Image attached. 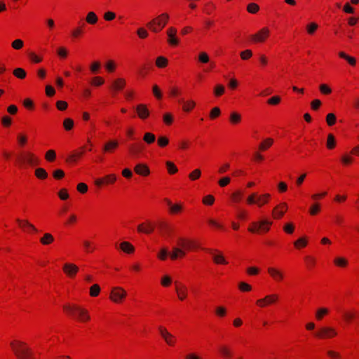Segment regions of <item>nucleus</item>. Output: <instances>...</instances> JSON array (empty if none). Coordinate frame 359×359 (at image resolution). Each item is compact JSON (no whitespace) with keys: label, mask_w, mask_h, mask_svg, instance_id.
I'll use <instances>...</instances> for the list:
<instances>
[{"label":"nucleus","mask_w":359,"mask_h":359,"mask_svg":"<svg viewBox=\"0 0 359 359\" xmlns=\"http://www.w3.org/2000/svg\"><path fill=\"white\" fill-rule=\"evenodd\" d=\"M63 309L70 316L78 321L86 322L90 320L88 311L77 305H65Z\"/></svg>","instance_id":"f257e3e1"},{"label":"nucleus","mask_w":359,"mask_h":359,"mask_svg":"<svg viewBox=\"0 0 359 359\" xmlns=\"http://www.w3.org/2000/svg\"><path fill=\"white\" fill-rule=\"evenodd\" d=\"M170 16L167 13H161L147 22V27L154 33L160 32L167 25Z\"/></svg>","instance_id":"f03ea898"},{"label":"nucleus","mask_w":359,"mask_h":359,"mask_svg":"<svg viewBox=\"0 0 359 359\" xmlns=\"http://www.w3.org/2000/svg\"><path fill=\"white\" fill-rule=\"evenodd\" d=\"M11 346L18 359H34L32 351L25 343L15 341L11 342Z\"/></svg>","instance_id":"7ed1b4c3"},{"label":"nucleus","mask_w":359,"mask_h":359,"mask_svg":"<svg viewBox=\"0 0 359 359\" xmlns=\"http://www.w3.org/2000/svg\"><path fill=\"white\" fill-rule=\"evenodd\" d=\"M21 165H24L25 163L29 164L30 165H35L39 163V159L34 156V154L25 151L22 152L18 158Z\"/></svg>","instance_id":"20e7f679"},{"label":"nucleus","mask_w":359,"mask_h":359,"mask_svg":"<svg viewBox=\"0 0 359 359\" xmlns=\"http://www.w3.org/2000/svg\"><path fill=\"white\" fill-rule=\"evenodd\" d=\"M337 334L335 329L331 327H322L315 332V336L320 339L332 338Z\"/></svg>","instance_id":"39448f33"},{"label":"nucleus","mask_w":359,"mask_h":359,"mask_svg":"<svg viewBox=\"0 0 359 359\" xmlns=\"http://www.w3.org/2000/svg\"><path fill=\"white\" fill-rule=\"evenodd\" d=\"M270 34V29L268 27H264L252 36V39L255 42L262 43L268 39Z\"/></svg>","instance_id":"423d86ee"},{"label":"nucleus","mask_w":359,"mask_h":359,"mask_svg":"<svg viewBox=\"0 0 359 359\" xmlns=\"http://www.w3.org/2000/svg\"><path fill=\"white\" fill-rule=\"evenodd\" d=\"M278 296L276 294H268L262 299L256 301V304L260 308H264L270 304H273L278 301Z\"/></svg>","instance_id":"0eeeda50"},{"label":"nucleus","mask_w":359,"mask_h":359,"mask_svg":"<svg viewBox=\"0 0 359 359\" xmlns=\"http://www.w3.org/2000/svg\"><path fill=\"white\" fill-rule=\"evenodd\" d=\"M126 292L123 288L116 287L111 290L110 299L115 303H119L126 297Z\"/></svg>","instance_id":"6e6552de"},{"label":"nucleus","mask_w":359,"mask_h":359,"mask_svg":"<svg viewBox=\"0 0 359 359\" xmlns=\"http://www.w3.org/2000/svg\"><path fill=\"white\" fill-rule=\"evenodd\" d=\"M271 222L267 220H263L259 222H253L252 226L248 229L250 232L255 233L259 231H268Z\"/></svg>","instance_id":"1a4fd4ad"},{"label":"nucleus","mask_w":359,"mask_h":359,"mask_svg":"<svg viewBox=\"0 0 359 359\" xmlns=\"http://www.w3.org/2000/svg\"><path fill=\"white\" fill-rule=\"evenodd\" d=\"M177 29L173 27H170L166 30L168 36V43L171 46H177L179 44V39L177 37Z\"/></svg>","instance_id":"9d476101"},{"label":"nucleus","mask_w":359,"mask_h":359,"mask_svg":"<svg viewBox=\"0 0 359 359\" xmlns=\"http://www.w3.org/2000/svg\"><path fill=\"white\" fill-rule=\"evenodd\" d=\"M159 332L162 338L165 340V343L169 346H173L175 343V337L173 334L170 333L165 327H159Z\"/></svg>","instance_id":"9b49d317"},{"label":"nucleus","mask_w":359,"mask_h":359,"mask_svg":"<svg viewBox=\"0 0 359 359\" xmlns=\"http://www.w3.org/2000/svg\"><path fill=\"white\" fill-rule=\"evenodd\" d=\"M267 271L275 281L280 282L284 278L283 272L276 268L269 267Z\"/></svg>","instance_id":"f8f14e48"},{"label":"nucleus","mask_w":359,"mask_h":359,"mask_svg":"<svg viewBox=\"0 0 359 359\" xmlns=\"http://www.w3.org/2000/svg\"><path fill=\"white\" fill-rule=\"evenodd\" d=\"M137 116L141 119H145L149 116V111L147 107L144 104H140L136 107Z\"/></svg>","instance_id":"ddd939ff"},{"label":"nucleus","mask_w":359,"mask_h":359,"mask_svg":"<svg viewBox=\"0 0 359 359\" xmlns=\"http://www.w3.org/2000/svg\"><path fill=\"white\" fill-rule=\"evenodd\" d=\"M134 170L135 173L142 176H147L150 173L149 167L143 163L137 164L134 168Z\"/></svg>","instance_id":"4468645a"},{"label":"nucleus","mask_w":359,"mask_h":359,"mask_svg":"<svg viewBox=\"0 0 359 359\" xmlns=\"http://www.w3.org/2000/svg\"><path fill=\"white\" fill-rule=\"evenodd\" d=\"M175 290L180 300L182 301L186 299L187 296V289L185 285L176 283Z\"/></svg>","instance_id":"2eb2a0df"},{"label":"nucleus","mask_w":359,"mask_h":359,"mask_svg":"<svg viewBox=\"0 0 359 359\" xmlns=\"http://www.w3.org/2000/svg\"><path fill=\"white\" fill-rule=\"evenodd\" d=\"M63 270L67 275L72 277L78 272L79 268L74 264H65L63 266Z\"/></svg>","instance_id":"dca6fc26"},{"label":"nucleus","mask_w":359,"mask_h":359,"mask_svg":"<svg viewBox=\"0 0 359 359\" xmlns=\"http://www.w3.org/2000/svg\"><path fill=\"white\" fill-rule=\"evenodd\" d=\"M29 60L32 64H39L43 61V56L42 54H38L34 51H29L27 53Z\"/></svg>","instance_id":"f3484780"},{"label":"nucleus","mask_w":359,"mask_h":359,"mask_svg":"<svg viewBox=\"0 0 359 359\" xmlns=\"http://www.w3.org/2000/svg\"><path fill=\"white\" fill-rule=\"evenodd\" d=\"M154 226L151 222H148L147 223H143L137 226V231L140 233H144L147 234H149L154 231Z\"/></svg>","instance_id":"a211bd4d"},{"label":"nucleus","mask_w":359,"mask_h":359,"mask_svg":"<svg viewBox=\"0 0 359 359\" xmlns=\"http://www.w3.org/2000/svg\"><path fill=\"white\" fill-rule=\"evenodd\" d=\"M287 205L284 203L276 206L273 211V217L276 219L281 217L287 210Z\"/></svg>","instance_id":"6ab92c4d"},{"label":"nucleus","mask_w":359,"mask_h":359,"mask_svg":"<svg viewBox=\"0 0 359 359\" xmlns=\"http://www.w3.org/2000/svg\"><path fill=\"white\" fill-rule=\"evenodd\" d=\"M98 16L94 11H89L86 16V23L91 25H96L98 22Z\"/></svg>","instance_id":"aec40b11"},{"label":"nucleus","mask_w":359,"mask_h":359,"mask_svg":"<svg viewBox=\"0 0 359 359\" xmlns=\"http://www.w3.org/2000/svg\"><path fill=\"white\" fill-rule=\"evenodd\" d=\"M178 245L182 247L185 250H189L194 247V243L192 241L183 238H180L178 239Z\"/></svg>","instance_id":"412c9836"},{"label":"nucleus","mask_w":359,"mask_h":359,"mask_svg":"<svg viewBox=\"0 0 359 359\" xmlns=\"http://www.w3.org/2000/svg\"><path fill=\"white\" fill-rule=\"evenodd\" d=\"M118 146V142L117 140H112L108 141L103 147V150L105 152H110L113 149H115Z\"/></svg>","instance_id":"4be33fe9"},{"label":"nucleus","mask_w":359,"mask_h":359,"mask_svg":"<svg viewBox=\"0 0 359 359\" xmlns=\"http://www.w3.org/2000/svg\"><path fill=\"white\" fill-rule=\"evenodd\" d=\"M165 201L169 206L171 213H178L182 210V206L180 204H172L168 199H165Z\"/></svg>","instance_id":"5701e85b"},{"label":"nucleus","mask_w":359,"mask_h":359,"mask_svg":"<svg viewBox=\"0 0 359 359\" xmlns=\"http://www.w3.org/2000/svg\"><path fill=\"white\" fill-rule=\"evenodd\" d=\"M17 222L22 228H27L28 229L32 230L34 232L37 231L36 228L27 220H21L18 219Z\"/></svg>","instance_id":"b1692460"},{"label":"nucleus","mask_w":359,"mask_h":359,"mask_svg":"<svg viewBox=\"0 0 359 359\" xmlns=\"http://www.w3.org/2000/svg\"><path fill=\"white\" fill-rule=\"evenodd\" d=\"M208 252H211L212 254V258L216 264H226L227 262L225 260L224 256L222 254H215L212 253V250H207Z\"/></svg>","instance_id":"393cba45"},{"label":"nucleus","mask_w":359,"mask_h":359,"mask_svg":"<svg viewBox=\"0 0 359 359\" xmlns=\"http://www.w3.org/2000/svg\"><path fill=\"white\" fill-rule=\"evenodd\" d=\"M121 249L126 253H132L134 252V247L128 242L124 241L120 244Z\"/></svg>","instance_id":"a878e982"},{"label":"nucleus","mask_w":359,"mask_h":359,"mask_svg":"<svg viewBox=\"0 0 359 359\" xmlns=\"http://www.w3.org/2000/svg\"><path fill=\"white\" fill-rule=\"evenodd\" d=\"M179 102L183 104V110L187 112L190 111L196 104L193 100L184 102L182 100H179Z\"/></svg>","instance_id":"bb28decb"},{"label":"nucleus","mask_w":359,"mask_h":359,"mask_svg":"<svg viewBox=\"0 0 359 359\" xmlns=\"http://www.w3.org/2000/svg\"><path fill=\"white\" fill-rule=\"evenodd\" d=\"M270 198L269 194H265L261 196H257V205L262 206L268 202V199Z\"/></svg>","instance_id":"cd10ccee"},{"label":"nucleus","mask_w":359,"mask_h":359,"mask_svg":"<svg viewBox=\"0 0 359 359\" xmlns=\"http://www.w3.org/2000/svg\"><path fill=\"white\" fill-rule=\"evenodd\" d=\"M53 241V236L49 233H44L43 236L40 239V241L43 245H49Z\"/></svg>","instance_id":"c85d7f7f"},{"label":"nucleus","mask_w":359,"mask_h":359,"mask_svg":"<svg viewBox=\"0 0 359 359\" xmlns=\"http://www.w3.org/2000/svg\"><path fill=\"white\" fill-rule=\"evenodd\" d=\"M318 28V25L314 22L309 23L306 27V32L309 35H313L316 32V31L317 30Z\"/></svg>","instance_id":"c756f323"},{"label":"nucleus","mask_w":359,"mask_h":359,"mask_svg":"<svg viewBox=\"0 0 359 359\" xmlns=\"http://www.w3.org/2000/svg\"><path fill=\"white\" fill-rule=\"evenodd\" d=\"M143 140L148 144H151L156 141V136L151 133H145L143 137Z\"/></svg>","instance_id":"7c9ffc66"},{"label":"nucleus","mask_w":359,"mask_h":359,"mask_svg":"<svg viewBox=\"0 0 359 359\" xmlns=\"http://www.w3.org/2000/svg\"><path fill=\"white\" fill-rule=\"evenodd\" d=\"M158 227L164 234L170 235L172 231L171 227L165 222L159 223Z\"/></svg>","instance_id":"2f4dec72"},{"label":"nucleus","mask_w":359,"mask_h":359,"mask_svg":"<svg viewBox=\"0 0 359 359\" xmlns=\"http://www.w3.org/2000/svg\"><path fill=\"white\" fill-rule=\"evenodd\" d=\"M57 55L61 60H64L68 55V50L65 47L60 46L57 49Z\"/></svg>","instance_id":"473e14b6"},{"label":"nucleus","mask_w":359,"mask_h":359,"mask_svg":"<svg viewBox=\"0 0 359 359\" xmlns=\"http://www.w3.org/2000/svg\"><path fill=\"white\" fill-rule=\"evenodd\" d=\"M328 312H329V310L327 308L322 307V308L318 309L316 313V319L318 320H322L323 316L325 315H327L328 313Z\"/></svg>","instance_id":"72a5a7b5"},{"label":"nucleus","mask_w":359,"mask_h":359,"mask_svg":"<svg viewBox=\"0 0 359 359\" xmlns=\"http://www.w3.org/2000/svg\"><path fill=\"white\" fill-rule=\"evenodd\" d=\"M83 152L84 147H82L81 151L75 152L69 155L67 161L75 162L79 158H80L83 154Z\"/></svg>","instance_id":"f704fd0d"},{"label":"nucleus","mask_w":359,"mask_h":359,"mask_svg":"<svg viewBox=\"0 0 359 359\" xmlns=\"http://www.w3.org/2000/svg\"><path fill=\"white\" fill-rule=\"evenodd\" d=\"M273 142V139L267 138L259 144V149L262 151L266 150L272 145Z\"/></svg>","instance_id":"c9c22d12"},{"label":"nucleus","mask_w":359,"mask_h":359,"mask_svg":"<svg viewBox=\"0 0 359 359\" xmlns=\"http://www.w3.org/2000/svg\"><path fill=\"white\" fill-rule=\"evenodd\" d=\"M35 175L39 179L43 180L48 177V173L43 168H39L35 170Z\"/></svg>","instance_id":"e433bc0d"},{"label":"nucleus","mask_w":359,"mask_h":359,"mask_svg":"<svg viewBox=\"0 0 359 359\" xmlns=\"http://www.w3.org/2000/svg\"><path fill=\"white\" fill-rule=\"evenodd\" d=\"M336 145V141L334 135L332 134H329L327 136L326 146L327 149H332Z\"/></svg>","instance_id":"4c0bfd02"},{"label":"nucleus","mask_w":359,"mask_h":359,"mask_svg":"<svg viewBox=\"0 0 359 359\" xmlns=\"http://www.w3.org/2000/svg\"><path fill=\"white\" fill-rule=\"evenodd\" d=\"M225 92V88L222 84H217L214 88V94L216 97H219Z\"/></svg>","instance_id":"58836bf2"},{"label":"nucleus","mask_w":359,"mask_h":359,"mask_svg":"<svg viewBox=\"0 0 359 359\" xmlns=\"http://www.w3.org/2000/svg\"><path fill=\"white\" fill-rule=\"evenodd\" d=\"M125 86V81L123 79H118L114 81L113 88L116 90H121Z\"/></svg>","instance_id":"ea45409f"},{"label":"nucleus","mask_w":359,"mask_h":359,"mask_svg":"<svg viewBox=\"0 0 359 359\" xmlns=\"http://www.w3.org/2000/svg\"><path fill=\"white\" fill-rule=\"evenodd\" d=\"M24 46V42L22 39H15L12 43L11 46L15 50H20Z\"/></svg>","instance_id":"a19ab883"},{"label":"nucleus","mask_w":359,"mask_h":359,"mask_svg":"<svg viewBox=\"0 0 359 359\" xmlns=\"http://www.w3.org/2000/svg\"><path fill=\"white\" fill-rule=\"evenodd\" d=\"M100 291V287L97 284L93 285L90 288V294L92 297H97Z\"/></svg>","instance_id":"79ce46f5"},{"label":"nucleus","mask_w":359,"mask_h":359,"mask_svg":"<svg viewBox=\"0 0 359 359\" xmlns=\"http://www.w3.org/2000/svg\"><path fill=\"white\" fill-rule=\"evenodd\" d=\"M166 166H167L168 171L170 174H175L178 170L176 165L171 161H167Z\"/></svg>","instance_id":"37998d69"},{"label":"nucleus","mask_w":359,"mask_h":359,"mask_svg":"<svg viewBox=\"0 0 359 359\" xmlns=\"http://www.w3.org/2000/svg\"><path fill=\"white\" fill-rule=\"evenodd\" d=\"M259 9V6L255 3H250L247 7V10L250 13H256Z\"/></svg>","instance_id":"c03bdc74"},{"label":"nucleus","mask_w":359,"mask_h":359,"mask_svg":"<svg viewBox=\"0 0 359 359\" xmlns=\"http://www.w3.org/2000/svg\"><path fill=\"white\" fill-rule=\"evenodd\" d=\"M55 157H56L55 151L52 149L48 150L45 155L46 159L50 162L53 161L55 159Z\"/></svg>","instance_id":"a18cd8bd"},{"label":"nucleus","mask_w":359,"mask_h":359,"mask_svg":"<svg viewBox=\"0 0 359 359\" xmlns=\"http://www.w3.org/2000/svg\"><path fill=\"white\" fill-rule=\"evenodd\" d=\"M13 74L19 79H24L26 76L24 69H14Z\"/></svg>","instance_id":"49530a36"},{"label":"nucleus","mask_w":359,"mask_h":359,"mask_svg":"<svg viewBox=\"0 0 359 359\" xmlns=\"http://www.w3.org/2000/svg\"><path fill=\"white\" fill-rule=\"evenodd\" d=\"M168 143H169V140L165 136H160L158 138V144L161 147H164L167 146L168 144Z\"/></svg>","instance_id":"de8ad7c7"},{"label":"nucleus","mask_w":359,"mask_h":359,"mask_svg":"<svg viewBox=\"0 0 359 359\" xmlns=\"http://www.w3.org/2000/svg\"><path fill=\"white\" fill-rule=\"evenodd\" d=\"M167 59L164 57L160 56L156 59V64L157 67H163L167 65Z\"/></svg>","instance_id":"09e8293b"},{"label":"nucleus","mask_w":359,"mask_h":359,"mask_svg":"<svg viewBox=\"0 0 359 359\" xmlns=\"http://www.w3.org/2000/svg\"><path fill=\"white\" fill-rule=\"evenodd\" d=\"M326 121L328 126H333L336 122V116L334 114L330 113L327 115Z\"/></svg>","instance_id":"8fccbe9b"},{"label":"nucleus","mask_w":359,"mask_h":359,"mask_svg":"<svg viewBox=\"0 0 359 359\" xmlns=\"http://www.w3.org/2000/svg\"><path fill=\"white\" fill-rule=\"evenodd\" d=\"M137 34L140 39H146L149 36L147 30L143 27L139 28L137 31Z\"/></svg>","instance_id":"3c124183"},{"label":"nucleus","mask_w":359,"mask_h":359,"mask_svg":"<svg viewBox=\"0 0 359 359\" xmlns=\"http://www.w3.org/2000/svg\"><path fill=\"white\" fill-rule=\"evenodd\" d=\"M201 172L199 169H195L193 172H191L189 177L191 180H196L201 177Z\"/></svg>","instance_id":"603ef678"},{"label":"nucleus","mask_w":359,"mask_h":359,"mask_svg":"<svg viewBox=\"0 0 359 359\" xmlns=\"http://www.w3.org/2000/svg\"><path fill=\"white\" fill-rule=\"evenodd\" d=\"M182 247H174L172 248V252L170 254L172 259H177L179 257V254L181 251Z\"/></svg>","instance_id":"864d4df0"},{"label":"nucleus","mask_w":359,"mask_h":359,"mask_svg":"<svg viewBox=\"0 0 359 359\" xmlns=\"http://www.w3.org/2000/svg\"><path fill=\"white\" fill-rule=\"evenodd\" d=\"M240 55H241V57L242 60H248L250 57H251V56L252 55V50L248 49V50L242 51L240 53Z\"/></svg>","instance_id":"5fc2aeb1"},{"label":"nucleus","mask_w":359,"mask_h":359,"mask_svg":"<svg viewBox=\"0 0 359 359\" xmlns=\"http://www.w3.org/2000/svg\"><path fill=\"white\" fill-rule=\"evenodd\" d=\"M340 56L341 57H343L344 58L349 65H355V59L353 57H350L348 55H346L345 53H340Z\"/></svg>","instance_id":"6e6d98bb"},{"label":"nucleus","mask_w":359,"mask_h":359,"mask_svg":"<svg viewBox=\"0 0 359 359\" xmlns=\"http://www.w3.org/2000/svg\"><path fill=\"white\" fill-rule=\"evenodd\" d=\"M64 127L67 130H71L74 126V121L71 118H65L63 123Z\"/></svg>","instance_id":"4d7b16f0"},{"label":"nucleus","mask_w":359,"mask_h":359,"mask_svg":"<svg viewBox=\"0 0 359 359\" xmlns=\"http://www.w3.org/2000/svg\"><path fill=\"white\" fill-rule=\"evenodd\" d=\"M198 60L203 64H206L209 62V56L206 53L202 52L198 55Z\"/></svg>","instance_id":"13d9d810"},{"label":"nucleus","mask_w":359,"mask_h":359,"mask_svg":"<svg viewBox=\"0 0 359 359\" xmlns=\"http://www.w3.org/2000/svg\"><path fill=\"white\" fill-rule=\"evenodd\" d=\"M83 244L87 252H91L95 249V248L92 245L91 243L89 241H83Z\"/></svg>","instance_id":"bf43d9fd"},{"label":"nucleus","mask_w":359,"mask_h":359,"mask_svg":"<svg viewBox=\"0 0 359 359\" xmlns=\"http://www.w3.org/2000/svg\"><path fill=\"white\" fill-rule=\"evenodd\" d=\"M230 121L233 123H237L241 121V115L238 113L233 112L230 115Z\"/></svg>","instance_id":"052dcab7"},{"label":"nucleus","mask_w":359,"mask_h":359,"mask_svg":"<svg viewBox=\"0 0 359 359\" xmlns=\"http://www.w3.org/2000/svg\"><path fill=\"white\" fill-rule=\"evenodd\" d=\"M220 352L223 355V356L226 358H230L231 356V353L230 350L226 346L221 347Z\"/></svg>","instance_id":"680f3d73"},{"label":"nucleus","mask_w":359,"mask_h":359,"mask_svg":"<svg viewBox=\"0 0 359 359\" xmlns=\"http://www.w3.org/2000/svg\"><path fill=\"white\" fill-rule=\"evenodd\" d=\"M18 142L21 147H23L27 141V137L23 134H19L17 137Z\"/></svg>","instance_id":"e2e57ef3"},{"label":"nucleus","mask_w":359,"mask_h":359,"mask_svg":"<svg viewBox=\"0 0 359 359\" xmlns=\"http://www.w3.org/2000/svg\"><path fill=\"white\" fill-rule=\"evenodd\" d=\"M116 18L115 13L112 11H107L104 14V19L106 21H111Z\"/></svg>","instance_id":"0e129e2a"},{"label":"nucleus","mask_w":359,"mask_h":359,"mask_svg":"<svg viewBox=\"0 0 359 359\" xmlns=\"http://www.w3.org/2000/svg\"><path fill=\"white\" fill-rule=\"evenodd\" d=\"M334 264L339 266H346L347 265V261L343 257H337L334 261Z\"/></svg>","instance_id":"69168bd1"},{"label":"nucleus","mask_w":359,"mask_h":359,"mask_svg":"<svg viewBox=\"0 0 359 359\" xmlns=\"http://www.w3.org/2000/svg\"><path fill=\"white\" fill-rule=\"evenodd\" d=\"M343 11L346 13L353 14L355 12V9L350 5L349 3H346L343 7Z\"/></svg>","instance_id":"338daca9"},{"label":"nucleus","mask_w":359,"mask_h":359,"mask_svg":"<svg viewBox=\"0 0 359 359\" xmlns=\"http://www.w3.org/2000/svg\"><path fill=\"white\" fill-rule=\"evenodd\" d=\"M215 201V198L212 195H208L203 199V203L205 205H212Z\"/></svg>","instance_id":"774afa93"}]
</instances>
